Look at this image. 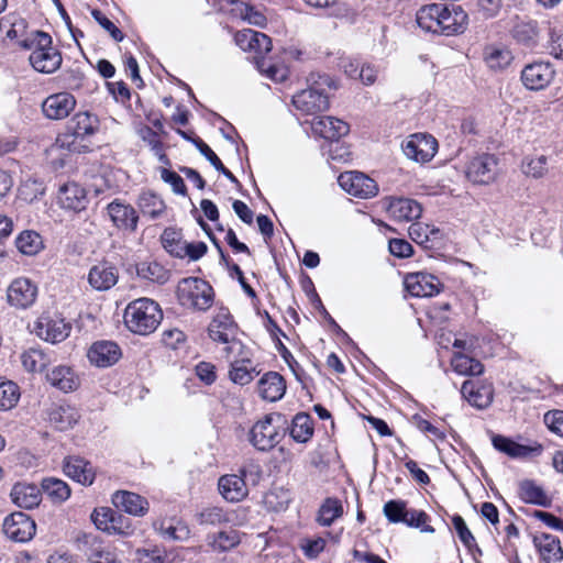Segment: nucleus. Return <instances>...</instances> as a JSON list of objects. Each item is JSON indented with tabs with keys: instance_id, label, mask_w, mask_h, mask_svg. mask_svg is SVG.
I'll return each instance as SVG.
<instances>
[{
	"instance_id": "obj_1",
	"label": "nucleus",
	"mask_w": 563,
	"mask_h": 563,
	"mask_svg": "<svg viewBox=\"0 0 563 563\" xmlns=\"http://www.w3.org/2000/svg\"><path fill=\"white\" fill-rule=\"evenodd\" d=\"M235 43L243 51L255 53L254 60L257 69L269 79L282 82L288 77V69L272 63L266 55L272 51V40L262 32L244 29L235 34Z\"/></svg>"
},
{
	"instance_id": "obj_2",
	"label": "nucleus",
	"mask_w": 563,
	"mask_h": 563,
	"mask_svg": "<svg viewBox=\"0 0 563 563\" xmlns=\"http://www.w3.org/2000/svg\"><path fill=\"white\" fill-rule=\"evenodd\" d=\"M308 88L292 97L294 107L305 114H317L330 107L328 90L338 89L336 81L327 74L312 71L307 78Z\"/></svg>"
},
{
	"instance_id": "obj_3",
	"label": "nucleus",
	"mask_w": 563,
	"mask_h": 563,
	"mask_svg": "<svg viewBox=\"0 0 563 563\" xmlns=\"http://www.w3.org/2000/svg\"><path fill=\"white\" fill-rule=\"evenodd\" d=\"M162 319L163 312L158 303L145 297L131 301L123 314V321L128 330L139 335L153 333Z\"/></svg>"
},
{
	"instance_id": "obj_4",
	"label": "nucleus",
	"mask_w": 563,
	"mask_h": 563,
	"mask_svg": "<svg viewBox=\"0 0 563 563\" xmlns=\"http://www.w3.org/2000/svg\"><path fill=\"white\" fill-rule=\"evenodd\" d=\"M287 420L279 412H271L256 421L249 432L250 443L258 451L274 449L284 438Z\"/></svg>"
},
{
	"instance_id": "obj_5",
	"label": "nucleus",
	"mask_w": 563,
	"mask_h": 563,
	"mask_svg": "<svg viewBox=\"0 0 563 563\" xmlns=\"http://www.w3.org/2000/svg\"><path fill=\"white\" fill-rule=\"evenodd\" d=\"M22 46L25 48L34 46L29 59L36 71L52 74L59 68L62 55L52 46V37L47 33L36 31L31 43L24 41Z\"/></svg>"
},
{
	"instance_id": "obj_6",
	"label": "nucleus",
	"mask_w": 563,
	"mask_h": 563,
	"mask_svg": "<svg viewBox=\"0 0 563 563\" xmlns=\"http://www.w3.org/2000/svg\"><path fill=\"white\" fill-rule=\"evenodd\" d=\"M177 298L186 308L205 311L213 302V289L201 278L188 277L178 283Z\"/></svg>"
},
{
	"instance_id": "obj_7",
	"label": "nucleus",
	"mask_w": 563,
	"mask_h": 563,
	"mask_svg": "<svg viewBox=\"0 0 563 563\" xmlns=\"http://www.w3.org/2000/svg\"><path fill=\"white\" fill-rule=\"evenodd\" d=\"M208 334L214 342L228 344L224 349L229 355L236 347L241 349L242 343L236 340L238 325L228 310H221L210 322Z\"/></svg>"
},
{
	"instance_id": "obj_8",
	"label": "nucleus",
	"mask_w": 563,
	"mask_h": 563,
	"mask_svg": "<svg viewBox=\"0 0 563 563\" xmlns=\"http://www.w3.org/2000/svg\"><path fill=\"white\" fill-rule=\"evenodd\" d=\"M77 548L88 563H121L111 545L96 534L85 533L79 537Z\"/></svg>"
},
{
	"instance_id": "obj_9",
	"label": "nucleus",
	"mask_w": 563,
	"mask_h": 563,
	"mask_svg": "<svg viewBox=\"0 0 563 563\" xmlns=\"http://www.w3.org/2000/svg\"><path fill=\"white\" fill-rule=\"evenodd\" d=\"M2 530L9 540L25 543L34 538L36 523L29 515L15 511L4 518Z\"/></svg>"
},
{
	"instance_id": "obj_10",
	"label": "nucleus",
	"mask_w": 563,
	"mask_h": 563,
	"mask_svg": "<svg viewBox=\"0 0 563 563\" xmlns=\"http://www.w3.org/2000/svg\"><path fill=\"white\" fill-rule=\"evenodd\" d=\"M404 154L417 163L430 162L438 152V142L430 134L410 135L401 145Z\"/></svg>"
},
{
	"instance_id": "obj_11",
	"label": "nucleus",
	"mask_w": 563,
	"mask_h": 563,
	"mask_svg": "<svg viewBox=\"0 0 563 563\" xmlns=\"http://www.w3.org/2000/svg\"><path fill=\"white\" fill-rule=\"evenodd\" d=\"M338 181L344 191L361 199L372 198L378 192L376 181L361 172L342 173Z\"/></svg>"
},
{
	"instance_id": "obj_12",
	"label": "nucleus",
	"mask_w": 563,
	"mask_h": 563,
	"mask_svg": "<svg viewBox=\"0 0 563 563\" xmlns=\"http://www.w3.org/2000/svg\"><path fill=\"white\" fill-rule=\"evenodd\" d=\"M38 294L37 285L26 277H18L7 289V300L11 307L26 309L35 302Z\"/></svg>"
},
{
	"instance_id": "obj_13",
	"label": "nucleus",
	"mask_w": 563,
	"mask_h": 563,
	"mask_svg": "<svg viewBox=\"0 0 563 563\" xmlns=\"http://www.w3.org/2000/svg\"><path fill=\"white\" fill-rule=\"evenodd\" d=\"M498 175V159L492 154L472 158L466 166V177L474 184L487 185Z\"/></svg>"
},
{
	"instance_id": "obj_14",
	"label": "nucleus",
	"mask_w": 563,
	"mask_h": 563,
	"mask_svg": "<svg viewBox=\"0 0 563 563\" xmlns=\"http://www.w3.org/2000/svg\"><path fill=\"white\" fill-rule=\"evenodd\" d=\"M555 76V69L549 62H534L521 70V81L529 90H542L548 87Z\"/></svg>"
},
{
	"instance_id": "obj_15",
	"label": "nucleus",
	"mask_w": 563,
	"mask_h": 563,
	"mask_svg": "<svg viewBox=\"0 0 563 563\" xmlns=\"http://www.w3.org/2000/svg\"><path fill=\"white\" fill-rule=\"evenodd\" d=\"M404 285L413 297H432L443 288L439 278L427 272L408 273L404 278Z\"/></svg>"
},
{
	"instance_id": "obj_16",
	"label": "nucleus",
	"mask_w": 563,
	"mask_h": 563,
	"mask_svg": "<svg viewBox=\"0 0 563 563\" xmlns=\"http://www.w3.org/2000/svg\"><path fill=\"white\" fill-rule=\"evenodd\" d=\"M107 212L113 225L119 230L134 232L137 228L139 216L129 203L114 199L107 206Z\"/></svg>"
},
{
	"instance_id": "obj_17",
	"label": "nucleus",
	"mask_w": 563,
	"mask_h": 563,
	"mask_svg": "<svg viewBox=\"0 0 563 563\" xmlns=\"http://www.w3.org/2000/svg\"><path fill=\"white\" fill-rule=\"evenodd\" d=\"M119 279L117 266L108 261H102L93 265L88 273L89 285L98 291L111 289Z\"/></svg>"
},
{
	"instance_id": "obj_18",
	"label": "nucleus",
	"mask_w": 563,
	"mask_h": 563,
	"mask_svg": "<svg viewBox=\"0 0 563 563\" xmlns=\"http://www.w3.org/2000/svg\"><path fill=\"white\" fill-rule=\"evenodd\" d=\"M467 21V14L460 5L444 4V12L440 19L441 25L437 34L444 36L461 34L466 30Z\"/></svg>"
},
{
	"instance_id": "obj_19",
	"label": "nucleus",
	"mask_w": 563,
	"mask_h": 563,
	"mask_svg": "<svg viewBox=\"0 0 563 563\" xmlns=\"http://www.w3.org/2000/svg\"><path fill=\"white\" fill-rule=\"evenodd\" d=\"M76 107V99L69 92H58L48 96L42 103V110L51 120H62L69 115Z\"/></svg>"
},
{
	"instance_id": "obj_20",
	"label": "nucleus",
	"mask_w": 563,
	"mask_h": 563,
	"mask_svg": "<svg viewBox=\"0 0 563 563\" xmlns=\"http://www.w3.org/2000/svg\"><path fill=\"white\" fill-rule=\"evenodd\" d=\"M121 355L120 346L115 342L107 340L95 342L87 353L90 363L98 367L112 366Z\"/></svg>"
},
{
	"instance_id": "obj_21",
	"label": "nucleus",
	"mask_w": 563,
	"mask_h": 563,
	"mask_svg": "<svg viewBox=\"0 0 563 563\" xmlns=\"http://www.w3.org/2000/svg\"><path fill=\"white\" fill-rule=\"evenodd\" d=\"M70 329L64 319L43 316L37 321L36 334L47 342L58 343L69 335Z\"/></svg>"
},
{
	"instance_id": "obj_22",
	"label": "nucleus",
	"mask_w": 563,
	"mask_h": 563,
	"mask_svg": "<svg viewBox=\"0 0 563 563\" xmlns=\"http://www.w3.org/2000/svg\"><path fill=\"white\" fill-rule=\"evenodd\" d=\"M461 394L470 405L484 409L493 401L494 388L492 384L465 380L461 387Z\"/></svg>"
},
{
	"instance_id": "obj_23",
	"label": "nucleus",
	"mask_w": 563,
	"mask_h": 563,
	"mask_svg": "<svg viewBox=\"0 0 563 563\" xmlns=\"http://www.w3.org/2000/svg\"><path fill=\"white\" fill-rule=\"evenodd\" d=\"M494 448L512 459L538 456L542 453V444L534 442L531 445H523L504 435H494L492 439Z\"/></svg>"
},
{
	"instance_id": "obj_24",
	"label": "nucleus",
	"mask_w": 563,
	"mask_h": 563,
	"mask_svg": "<svg viewBox=\"0 0 563 563\" xmlns=\"http://www.w3.org/2000/svg\"><path fill=\"white\" fill-rule=\"evenodd\" d=\"M311 129L314 134L325 140L338 141L349 133L350 125L335 117H317L311 123Z\"/></svg>"
},
{
	"instance_id": "obj_25",
	"label": "nucleus",
	"mask_w": 563,
	"mask_h": 563,
	"mask_svg": "<svg viewBox=\"0 0 563 563\" xmlns=\"http://www.w3.org/2000/svg\"><path fill=\"white\" fill-rule=\"evenodd\" d=\"M387 211L395 221H412L420 218L421 206L413 199L404 197H389Z\"/></svg>"
},
{
	"instance_id": "obj_26",
	"label": "nucleus",
	"mask_w": 563,
	"mask_h": 563,
	"mask_svg": "<svg viewBox=\"0 0 563 563\" xmlns=\"http://www.w3.org/2000/svg\"><path fill=\"white\" fill-rule=\"evenodd\" d=\"M63 471L73 481L89 486L95 481L92 465L80 456H67L64 460Z\"/></svg>"
},
{
	"instance_id": "obj_27",
	"label": "nucleus",
	"mask_w": 563,
	"mask_h": 563,
	"mask_svg": "<svg viewBox=\"0 0 563 563\" xmlns=\"http://www.w3.org/2000/svg\"><path fill=\"white\" fill-rule=\"evenodd\" d=\"M58 203L63 209L79 212L86 209L88 203L85 189L76 184L68 183L63 185L58 191Z\"/></svg>"
},
{
	"instance_id": "obj_28",
	"label": "nucleus",
	"mask_w": 563,
	"mask_h": 563,
	"mask_svg": "<svg viewBox=\"0 0 563 563\" xmlns=\"http://www.w3.org/2000/svg\"><path fill=\"white\" fill-rule=\"evenodd\" d=\"M10 497L18 507L32 509L41 504L42 488L31 483H16L11 489Z\"/></svg>"
},
{
	"instance_id": "obj_29",
	"label": "nucleus",
	"mask_w": 563,
	"mask_h": 563,
	"mask_svg": "<svg viewBox=\"0 0 563 563\" xmlns=\"http://www.w3.org/2000/svg\"><path fill=\"white\" fill-rule=\"evenodd\" d=\"M533 544L544 563H558L563 560L561 542L555 536L550 533L536 534Z\"/></svg>"
},
{
	"instance_id": "obj_30",
	"label": "nucleus",
	"mask_w": 563,
	"mask_h": 563,
	"mask_svg": "<svg viewBox=\"0 0 563 563\" xmlns=\"http://www.w3.org/2000/svg\"><path fill=\"white\" fill-rule=\"evenodd\" d=\"M218 487L222 497L231 503L241 501L249 494L244 478L236 474L221 476L219 478Z\"/></svg>"
},
{
	"instance_id": "obj_31",
	"label": "nucleus",
	"mask_w": 563,
	"mask_h": 563,
	"mask_svg": "<svg viewBox=\"0 0 563 563\" xmlns=\"http://www.w3.org/2000/svg\"><path fill=\"white\" fill-rule=\"evenodd\" d=\"M99 119L88 111L76 113L67 123V132L75 137L85 139L99 130Z\"/></svg>"
},
{
	"instance_id": "obj_32",
	"label": "nucleus",
	"mask_w": 563,
	"mask_h": 563,
	"mask_svg": "<svg viewBox=\"0 0 563 563\" xmlns=\"http://www.w3.org/2000/svg\"><path fill=\"white\" fill-rule=\"evenodd\" d=\"M112 501L117 508H121L133 516L142 517L148 511V501L135 493L117 492L112 497Z\"/></svg>"
},
{
	"instance_id": "obj_33",
	"label": "nucleus",
	"mask_w": 563,
	"mask_h": 563,
	"mask_svg": "<svg viewBox=\"0 0 563 563\" xmlns=\"http://www.w3.org/2000/svg\"><path fill=\"white\" fill-rule=\"evenodd\" d=\"M285 391V379L276 372H268L258 380V393L265 400L277 401L284 396Z\"/></svg>"
},
{
	"instance_id": "obj_34",
	"label": "nucleus",
	"mask_w": 563,
	"mask_h": 563,
	"mask_svg": "<svg viewBox=\"0 0 563 563\" xmlns=\"http://www.w3.org/2000/svg\"><path fill=\"white\" fill-rule=\"evenodd\" d=\"M444 12L443 3H432L420 8L416 14L417 24L426 32L438 33L440 19Z\"/></svg>"
},
{
	"instance_id": "obj_35",
	"label": "nucleus",
	"mask_w": 563,
	"mask_h": 563,
	"mask_svg": "<svg viewBox=\"0 0 563 563\" xmlns=\"http://www.w3.org/2000/svg\"><path fill=\"white\" fill-rule=\"evenodd\" d=\"M47 382L62 391L68 393L77 388V379L70 367L57 366L46 374Z\"/></svg>"
},
{
	"instance_id": "obj_36",
	"label": "nucleus",
	"mask_w": 563,
	"mask_h": 563,
	"mask_svg": "<svg viewBox=\"0 0 563 563\" xmlns=\"http://www.w3.org/2000/svg\"><path fill=\"white\" fill-rule=\"evenodd\" d=\"M41 488L54 504H62L70 497L68 484L56 477L43 478Z\"/></svg>"
},
{
	"instance_id": "obj_37",
	"label": "nucleus",
	"mask_w": 563,
	"mask_h": 563,
	"mask_svg": "<svg viewBox=\"0 0 563 563\" xmlns=\"http://www.w3.org/2000/svg\"><path fill=\"white\" fill-rule=\"evenodd\" d=\"M451 365L454 372L460 375L478 376L484 373V365L478 360L461 352L453 355Z\"/></svg>"
},
{
	"instance_id": "obj_38",
	"label": "nucleus",
	"mask_w": 563,
	"mask_h": 563,
	"mask_svg": "<svg viewBox=\"0 0 563 563\" xmlns=\"http://www.w3.org/2000/svg\"><path fill=\"white\" fill-rule=\"evenodd\" d=\"M137 206L141 212L151 219H157L166 209L163 199L152 191L142 192L139 196Z\"/></svg>"
},
{
	"instance_id": "obj_39",
	"label": "nucleus",
	"mask_w": 563,
	"mask_h": 563,
	"mask_svg": "<svg viewBox=\"0 0 563 563\" xmlns=\"http://www.w3.org/2000/svg\"><path fill=\"white\" fill-rule=\"evenodd\" d=\"M208 545L214 552H227L240 544L241 539L235 530L220 531L207 537Z\"/></svg>"
},
{
	"instance_id": "obj_40",
	"label": "nucleus",
	"mask_w": 563,
	"mask_h": 563,
	"mask_svg": "<svg viewBox=\"0 0 563 563\" xmlns=\"http://www.w3.org/2000/svg\"><path fill=\"white\" fill-rule=\"evenodd\" d=\"M16 249L27 256L36 255L43 249L42 236L34 230L22 231L15 239Z\"/></svg>"
},
{
	"instance_id": "obj_41",
	"label": "nucleus",
	"mask_w": 563,
	"mask_h": 563,
	"mask_svg": "<svg viewBox=\"0 0 563 563\" xmlns=\"http://www.w3.org/2000/svg\"><path fill=\"white\" fill-rule=\"evenodd\" d=\"M290 437L299 443L308 442L313 435V426L311 418L308 413H297L291 423Z\"/></svg>"
},
{
	"instance_id": "obj_42",
	"label": "nucleus",
	"mask_w": 563,
	"mask_h": 563,
	"mask_svg": "<svg viewBox=\"0 0 563 563\" xmlns=\"http://www.w3.org/2000/svg\"><path fill=\"white\" fill-rule=\"evenodd\" d=\"M24 368L29 372H42L52 362L51 356L43 350L31 347L21 355Z\"/></svg>"
},
{
	"instance_id": "obj_43",
	"label": "nucleus",
	"mask_w": 563,
	"mask_h": 563,
	"mask_svg": "<svg viewBox=\"0 0 563 563\" xmlns=\"http://www.w3.org/2000/svg\"><path fill=\"white\" fill-rule=\"evenodd\" d=\"M192 143L203 155L210 164L220 172L224 177H227L232 184L240 185L238 178L222 164L221 159L217 156V154L210 148L208 144H206L200 137L192 140Z\"/></svg>"
},
{
	"instance_id": "obj_44",
	"label": "nucleus",
	"mask_w": 563,
	"mask_h": 563,
	"mask_svg": "<svg viewBox=\"0 0 563 563\" xmlns=\"http://www.w3.org/2000/svg\"><path fill=\"white\" fill-rule=\"evenodd\" d=\"M511 59L510 51L503 47L488 46L484 51V60L494 70L504 69L510 64Z\"/></svg>"
},
{
	"instance_id": "obj_45",
	"label": "nucleus",
	"mask_w": 563,
	"mask_h": 563,
	"mask_svg": "<svg viewBox=\"0 0 563 563\" xmlns=\"http://www.w3.org/2000/svg\"><path fill=\"white\" fill-rule=\"evenodd\" d=\"M343 514V507L339 499L327 498L319 509L317 521L323 526H331Z\"/></svg>"
},
{
	"instance_id": "obj_46",
	"label": "nucleus",
	"mask_w": 563,
	"mask_h": 563,
	"mask_svg": "<svg viewBox=\"0 0 563 563\" xmlns=\"http://www.w3.org/2000/svg\"><path fill=\"white\" fill-rule=\"evenodd\" d=\"M199 525L218 526L231 522V514L220 507H207L195 515Z\"/></svg>"
},
{
	"instance_id": "obj_47",
	"label": "nucleus",
	"mask_w": 563,
	"mask_h": 563,
	"mask_svg": "<svg viewBox=\"0 0 563 563\" xmlns=\"http://www.w3.org/2000/svg\"><path fill=\"white\" fill-rule=\"evenodd\" d=\"M520 496L522 500L529 504L539 506H547L549 504L544 490L533 481L526 479L520 483Z\"/></svg>"
},
{
	"instance_id": "obj_48",
	"label": "nucleus",
	"mask_w": 563,
	"mask_h": 563,
	"mask_svg": "<svg viewBox=\"0 0 563 563\" xmlns=\"http://www.w3.org/2000/svg\"><path fill=\"white\" fill-rule=\"evenodd\" d=\"M20 396V388L15 383L0 378V411H7L15 407Z\"/></svg>"
},
{
	"instance_id": "obj_49",
	"label": "nucleus",
	"mask_w": 563,
	"mask_h": 563,
	"mask_svg": "<svg viewBox=\"0 0 563 563\" xmlns=\"http://www.w3.org/2000/svg\"><path fill=\"white\" fill-rule=\"evenodd\" d=\"M162 244L164 249L172 255L184 258L186 241H183L181 234L173 229H165L162 234Z\"/></svg>"
},
{
	"instance_id": "obj_50",
	"label": "nucleus",
	"mask_w": 563,
	"mask_h": 563,
	"mask_svg": "<svg viewBox=\"0 0 563 563\" xmlns=\"http://www.w3.org/2000/svg\"><path fill=\"white\" fill-rule=\"evenodd\" d=\"M408 511L407 503L401 499H391L383 507L384 516L393 523H405L408 519Z\"/></svg>"
},
{
	"instance_id": "obj_51",
	"label": "nucleus",
	"mask_w": 563,
	"mask_h": 563,
	"mask_svg": "<svg viewBox=\"0 0 563 563\" xmlns=\"http://www.w3.org/2000/svg\"><path fill=\"white\" fill-rule=\"evenodd\" d=\"M452 525L459 536L461 542L471 551L482 553L481 549L477 547L475 538L473 533L470 531L465 520L460 515H454L452 517Z\"/></svg>"
},
{
	"instance_id": "obj_52",
	"label": "nucleus",
	"mask_w": 563,
	"mask_h": 563,
	"mask_svg": "<svg viewBox=\"0 0 563 563\" xmlns=\"http://www.w3.org/2000/svg\"><path fill=\"white\" fill-rule=\"evenodd\" d=\"M140 136L151 146L152 151L162 163H168V158L163 151V143L158 139L157 132L148 126H144L140 130Z\"/></svg>"
},
{
	"instance_id": "obj_53",
	"label": "nucleus",
	"mask_w": 563,
	"mask_h": 563,
	"mask_svg": "<svg viewBox=\"0 0 563 563\" xmlns=\"http://www.w3.org/2000/svg\"><path fill=\"white\" fill-rule=\"evenodd\" d=\"M523 173L533 178H541L548 172V158L544 155L527 157L522 165Z\"/></svg>"
},
{
	"instance_id": "obj_54",
	"label": "nucleus",
	"mask_w": 563,
	"mask_h": 563,
	"mask_svg": "<svg viewBox=\"0 0 563 563\" xmlns=\"http://www.w3.org/2000/svg\"><path fill=\"white\" fill-rule=\"evenodd\" d=\"M136 274L139 277L152 282H163L165 272L158 263H140L136 265Z\"/></svg>"
},
{
	"instance_id": "obj_55",
	"label": "nucleus",
	"mask_w": 563,
	"mask_h": 563,
	"mask_svg": "<svg viewBox=\"0 0 563 563\" xmlns=\"http://www.w3.org/2000/svg\"><path fill=\"white\" fill-rule=\"evenodd\" d=\"M51 421L57 429L66 430L77 422V417L70 408L60 407L51 413Z\"/></svg>"
},
{
	"instance_id": "obj_56",
	"label": "nucleus",
	"mask_w": 563,
	"mask_h": 563,
	"mask_svg": "<svg viewBox=\"0 0 563 563\" xmlns=\"http://www.w3.org/2000/svg\"><path fill=\"white\" fill-rule=\"evenodd\" d=\"M230 379L239 385H246L253 379L252 371L245 365V361H234L229 372Z\"/></svg>"
},
{
	"instance_id": "obj_57",
	"label": "nucleus",
	"mask_w": 563,
	"mask_h": 563,
	"mask_svg": "<svg viewBox=\"0 0 563 563\" xmlns=\"http://www.w3.org/2000/svg\"><path fill=\"white\" fill-rule=\"evenodd\" d=\"M236 10H239L242 19L247 21L250 24L260 27H263L266 24V16L249 3L241 2Z\"/></svg>"
},
{
	"instance_id": "obj_58",
	"label": "nucleus",
	"mask_w": 563,
	"mask_h": 563,
	"mask_svg": "<svg viewBox=\"0 0 563 563\" xmlns=\"http://www.w3.org/2000/svg\"><path fill=\"white\" fill-rule=\"evenodd\" d=\"M429 232L430 225L421 222L411 223L408 229L409 236L413 242L426 249H432V244H429Z\"/></svg>"
},
{
	"instance_id": "obj_59",
	"label": "nucleus",
	"mask_w": 563,
	"mask_h": 563,
	"mask_svg": "<svg viewBox=\"0 0 563 563\" xmlns=\"http://www.w3.org/2000/svg\"><path fill=\"white\" fill-rule=\"evenodd\" d=\"M429 516L423 510L411 509L408 511V519L405 523L408 527L419 528L421 532L433 533L434 528L427 525Z\"/></svg>"
},
{
	"instance_id": "obj_60",
	"label": "nucleus",
	"mask_w": 563,
	"mask_h": 563,
	"mask_svg": "<svg viewBox=\"0 0 563 563\" xmlns=\"http://www.w3.org/2000/svg\"><path fill=\"white\" fill-rule=\"evenodd\" d=\"M91 15L101 27H103L107 32H109V34L111 35V37L114 41H117V42L123 41L124 35H123L122 31L120 29H118L114 25V23L111 22L106 15H103V13L100 10H98V9L92 10Z\"/></svg>"
},
{
	"instance_id": "obj_61",
	"label": "nucleus",
	"mask_w": 563,
	"mask_h": 563,
	"mask_svg": "<svg viewBox=\"0 0 563 563\" xmlns=\"http://www.w3.org/2000/svg\"><path fill=\"white\" fill-rule=\"evenodd\" d=\"M132 530L133 529L130 519L124 515L114 511L109 530L107 532L128 536L132 532Z\"/></svg>"
},
{
	"instance_id": "obj_62",
	"label": "nucleus",
	"mask_w": 563,
	"mask_h": 563,
	"mask_svg": "<svg viewBox=\"0 0 563 563\" xmlns=\"http://www.w3.org/2000/svg\"><path fill=\"white\" fill-rule=\"evenodd\" d=\"M161 178L172 186L175 194L181 196L187 195V187L184 179L177 173L163 168L161 172Z\"/></svg>"
},
{
	"instance_id": "obj_63",
	"label": "nucleus",
	"mask_w": 563,
	"mask_h": 563,
	"mask_svg": "<svg viewBox=\"0 0 563 563\" xmlns=\"http://www.w3.org/2000/svg\"><path fill=\"white\" fill-rule=\"evenodd\" d=\"M113 512V509L107 507L95 509L91 514V520L97 529L107 532L109 530Z\"/></svg>"
},
{
	"instance_id": "obj_64",
	"label": "nucleus",
	"mask_w": 563,
	"mask_h": 563,
	"mask_svg": "<svg viewBox=\"0 0 563 563\" xmlns=\"http://www.w3.org/2000/svg\"><path fill=\"white\" fill-rule=\"evenodd\" d=\"M549 53L556 59L563 60V31L551 29L549 41Z\"/></svg>"
}]
</instances>
